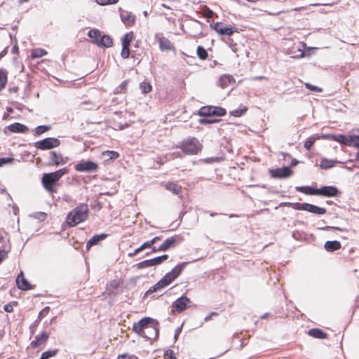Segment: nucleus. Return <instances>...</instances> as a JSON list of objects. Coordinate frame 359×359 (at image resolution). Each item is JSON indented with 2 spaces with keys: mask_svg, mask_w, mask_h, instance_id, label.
<instances>
[{
  "mask_svg": "<svg viewBox=\"0 0 359 359\" xmlns=\"http://www.w3.org/2000/svg\"><path fill=\"white\" fill-rule=\"evenodd\" d=\"M168 258V255H163L158 256V257H156L151 259H147V260L142 261L141 262H139L137 264V269H140L151 267L153 266H156V265L161 264L164 261L167 260Z\"/></svg>",
  "mask_w": 359,
  "mask_h": 359,
  "instance_id": "7",
  "label": "nucleus"
},
{
  "mask_svg": "<svg viewBox=\"0 0 359 359\" xmlns=\"http://www.w3.org/2000/svg\"><path fill=\"white\" fill-rule=\"evenodd\" d=\"M68 170L66 168L60 169L55 172L46 173L43 175L41 182L43 186L49 193L55 191L53 184L57 182L65 174L67 173Z\"/></svg>",
  "mask_w": 359,
  "mask_h": 359,
  "instance_id": "4",
  "label": "nucleus"
},
{
  "mask_svg": "<svg viewBox=\"0 0 359 359\" xmlns=\"http://www.w3.org/2000/svg\"><path fill=\"white\" fill-rule=\"evenodd\" d=\"M200 116H212V106L202 107L198 111Z\"/></svg>",
  "mask_w": 359,
  "mask_h": 359,
  "instance_id": "29",
  "label": "nucleus"
},
{
  "mask_svg": "<svg viewBox=\"0 0 359 359\" xmlns=\"http://www.w3.org/2000/svg\"><path fill=\"white\" fill-rule=\"evenodd\" d=\"M153 245V243H150V241H147V242H144L141 246H140V248L142 249V250L146 249V248H150L151 245Z\"/></svg>",
  "mask_w": 359,
  "mask_h": 359,
  "instance_id": "54",
  "label": "nucleus"
},
{
  "mask_svg": "<svg viewBox=\"0 0 359 359\" xmlns=\"http://www.w3.org/2000/svg\"><path fill=\"white\" fill-rule=\"evenodd\" d=\"M247 111V109L245 108L243 109H236L234 110L233 112H232V114L234 116H241L243 115V114L244 112H245Z\"/></svg>",
  "mask_w": 359,
  "mask_h": 359,
  "instance_id": "48",
  "label": "nucleus"
},
{
  "mask_svg": "<svg viewBox=\"0 0 359 359\" xmlns=\"http://www.w3.org/2000/svg\"><path fill=\"white\" fill-rule=\"evenodd\" d=\"M234 82L235 79L232 76L229 74H224L220 76L218 81V85L222 88H226Z\"/></svg>",
  "mask_w": 359,
  "mask_h": 359,
  "instance_id": "17",
  "label": "nucleus"
},
{
  "mask_svg": "<svg viewBox=\"0 0 359 359\" xmlns=\"http://www.w3.org/2000/svg\"><path fill=\"white\" fill-rule=\"evenodd\" d=\"M213 29L221 35L231 36L236 31L232 27L223 26L222 22H217L213 26Z\"/></svg>",
  "mask_w": 359,
  "mask_h": 359,
  "instance_id": "14",
  "label": "nucleus"
},
{
  "mask_svg": "<svg viewBox=\"0 0 359 359\" xmlns=\"http://www.w3.org/2000/svg\"><path fill=\"white\" fill-rule=\"evenodd\" d=\"M8 130H9L12 133H22L28 130L27 127L20 123H14L11 124L7 127Z\"/></svg>",
  "mask_w": 359,
  "mask_h": 359,
  "instance_id": "21",
  "label": "nucleus"
},
{
  "mask_svg": "<svg viewBox=\"0 0 359 359\" xmlns=\"http://www.w3.org/2000/svg\"><path fill=\"white\" fill-rule=\"evenodd\" d=\"M133 39V32H130L126 33L122 39V45L129 46Z\"/></svg>",
  "mask_w": 359,
  "mask_h": 359,
  "instance_id": "34",
  "label": "nucleus"
},
{
  "mask_svg": "<svg viewBox=\"0 0 359 359\" xmlns=\"http://www.w3.org/2000/svg\"><path fill=\"white\" fill-rule=\"evenodd\" d=\"M305 86L307 89L311 90L312 91H316V92H321L322 91V89L320 88L319 87L313 86L309 83H306Z\"/></svg>",
  "mask_w": 359,
  "mask_h": 359,
  "instance_id": "46",
  "label": "nucleus"
},
{
  "mask_svg": "<svg viewBox=\"0 0 359 359\" xmlns=\"http://www.w3.org/2000/svg\"><path fill=\"white\" fill-rule=\"evenodd\" d=\"M159 48L162 51L170 50L172 48V46L170 40L165 37L159 38Z\"/></svg>",
  "mask_w": 359,
  "mask_h": 359,
  "instance_id": "23",
  "label": "nucleus"
},
{
  "mask_svg": "<svg viewBox=\"0 0 359 359\" xmlns=\"http://www.w3.org/2000/svg\"><path fill=\"white\" fill-rule=\"evenodd\" d=\"M130 55L129 46L122 45L121 57L124 59L128 58Z\"/></svg>",
  "mask_w": 359,
  "mask_h": 359,
  "instance_id": "41",
  "label": "nucleus"
},
{
  "mask_svg": "<svg viewBox=\"0 0 359 359\" xmlns=\"http://www.w3.org/2000/svg\"><path fill=\"white\" fill-rule=\"evenodd\" d=\"M197 55L200 59L205 60L208 57V53L203 47L198 46Z\"/></svg>",
  "mask_w": 359,
  "mask_h": 359,
  "instance_id": "38",
  "label": "nucleus"
},
{
  "mask_svg": "<svg viewBox=\"0 0 359 359\" xmlns=\"http://www.w3.org/2000/svg\"><path fill=\"white\" fill-rule=\"evenodd\" d=\"M333 140L346 145L351 146V135H337L334 136Z\"/></svg>",
  "mask_w": 359,
  "mask_h": 359,
  "instance_id": "26",
  "label": "nucleus"
},
{
  "mask_svg": "<svg viewBox=\"0 0 359 359\" xmlns=\"http://www.w3.org/2000/svg\"><path fill=\"white\" fill-rule=\"evenodd\" d=\"M181 332V328H178L176 332H175V339L176 340L177 339V336L178 334L180 333Z\"/></svg>",
  "mask_w": 359,
  "mask_h": 359,
  "instance_id": "64",
  "label": "nucleus"
},
{
  "mask_svg": "<svg viewBox=\"0 0 359 359\" xmlns=\"http://www.w3.org/2000/svg\"><path fill=\"white\" fill-rule=\"evenodd\" d=\"M177 147L184 154L196 155L201 151L203 145L197 138L189 137L180 142Z\"/></svg>",
  "mask_w": 359,
  "mask_h": 359,
  "instance_id": "3",
  "label": "nucleus"
},
{
  "mask_svg": "<svg viewBox=\"0 0 359 359\" xmlns=\"http://www.w3.org/2000/svg\"><path fill=\"white\" fill-rule=\"evenodd\" d=\"M165 356H167L169 358V359H176L175 356L174 355V352L172 350H168L165 352Z\"/></svg>",
  "mask_w": 359,
  "mask_h": 359,
  "instance_id": "51",
  "label": "nucleus"
},
{
  "mask_svg": "<svg viewBox=\"0 0 359 359\" xmlns=\"http://www.w3.org/2000/svg\"><path fill=\"white\" fill-rule=\"evenodd\" d=\"M341 243L337 241H327L325 243V248L328 252H333L340 249Z\"/></svg>",
  "mask_w": 359,
  "mask_h": 359,
  "instance_id": "24",
  "label": "nucleus"
},
{
  "mask_svg": "<svg viewBox=\"0 0 359 359\" xmlns=\"http://www.w3.org/2000/svg\"><path fill=\"white\" fill-rule=\"evenodd\" d=\"M95 44L99 47L109 48L113 45V41L109 35L104 34L95 41Z\"/></svg>",
  "mask_w": 359,
  "mask_h": 359,
  "instance_id": "18",
  "label": "nucleus"
},
{
  "mask_svg": "<svg viewBox=\"0 0 359 359\" xmlns=\"http://www.w3.org/2000/svg\"><path fill=\"white\" fill-rule=\"evenodd\" d=\"M171 156H172V158H182V154L180 152H178V151L172 153L171 154Z\"/></svg>",
  "mask_w": 359,
  "mask_h": 359,
  "instance_id": "57",
  "label": "nucleus"
},
{
  "mask_svg": "<svg viewBox=\"0 0 359 359\" xmlns=\"http://www.w3.org/2000/svg\"><path fill=\"white\" fill-rule=\"evenodd\" d=\"M297 189L302 190V191H304V190L306 189V191H305L306 194H310V195H317V194L313 193V192L315 190H318V189H314L311 187H302L297 188Z\"/></svg>",
  "mask_w": 359,
  "mask_h": 359,
  "instance_id": "42",
  "label": "nucleus"
},
{
  "mask_svg": "<svg viewBox=\"0 0 359 359\" xmlns=\"http://www.w3.org/2000/svg\"><path fill=\"white\" fill-rule=\"evenodd\" d=\"M16 284L18 288L27 290L31 289L30 285L28 281L25 279L23 272L21 271L16 278Z\"/></svg>",
  "mask_w": 359,
  "mask_h": 359,
  "instance_id": "19",
  "label": "nucleus"
},
{
  "mask_svg": "<svg viewBox=\"0 0 359 359\" xmlns=\"http://www.w3.org/2000/svg\"><path fill=\"white\" fill-rule=\"evenodd\" d=\"M150 329L154 332V337L158 335V330L154 324V320L151 318H144L139 320L137 323L133 324V330L140 334L144 330Z\"/></svg>",
  "mask_w": 359,
  "mask_h": 359,
  "instance_id": "5",
  "label": "nucleus"
},
{
  "mask_svg": "<svg viewBox=\"0 0 359 359\" xmlns=\"http://www.w3.org/2000/svg\"><path fill=\"white\" fill-rule=\"evenodd\" d=\"M186 264L187 262H182L177 265L171 271L167 273L159 281L151 286L145 294H150L169 285L180 275Z\"/></svg>",
  "mask_w": 359,
  "mask_h": 359,
  "instance_id": "1",
  "label": "nucleus"
},
{
  "mask_svg": "<svg viewBox=\"0 0 359 359\" xmlns=\"http://www.w3.org/2000/svg\"><path fill=\"white\" fill-rule=\"evenodd\" d=\"M88 36L92 39V42L95 44V41L100 39L101 32L97 29H93L88 32Z\"/></svg>",
  "mask_w": 359,
  "mask_h": 359,
  "instance_id": "30",
  "label": "nucleus"
},
{
  "mask_svg": "<svg viewBox=\"0 0 359 359\" xmlns=\"http://www.w3.org/2000/svg\"><path fill=\"white\" fill-rule=\"evenodd\" d=\"M98 169V165L90 161H81L75 165V170L78 172H95Z\"/></svg>",
  "mask_w": 359,
  "mask_h": 359,
  "instance_id": "8",
  "label": "nucleus"
},
{
  "mask_svg": "<svg viewBox=\"0 0 359 359\" xmlns=\"http://www.w3.org/2000/svg\"><path fill=\"white\" fill-rule=\"evenodd\" d=\"M297 209L307 211L316 215H323L326 212V209L324 208H320L315 205H312L307 203H297Z\"/></svg>",
  "mask_w": 359,
  "mask_h": 359,
  "instance_id": "9",
  "label": "nucleus"
},
{
  "mask_svg": "<svg viewBox=\"0 0 359 359\" xmlns=\"http://www.w3.org/2000/svg\"><path fill=\"white\" fill-rule=\"evenodd\" d=\"M131 358L128 354H122L118 355L117 359H130Z\"/></svg>",
  "mask_w": 359,
  "mask_h": 359,
  "instance_id": "58",
  "label": "nucleus"
},
{
  "mask_svg": "<svg viewBox=\"0 0 359 359\" xmlns=\"http://www.w3.org/2000/svg\"><path fill=\"white\" fill-rule=\"evenodd\" d=\"M313 193L317 194L318 196L333 197L337 195L338 189L334 186H324L318 190H315Z\"/></svg>",
  "mask_w": 359,
  "mask_h": 359,
  "instance_id": "10",
  "label": "nucleus"
},
{
  "mask_svg": "<svg viewBox=\"0 0 359 359\" xmlns=\"http://www.w3.org/2000/svg\"><path fill=\"white\" fill-rule=\"evenodd\" d=\"M355 159H356V161H357V163H356L357 165L355 166L359 168V149H358V152L355 154Z\"/></svg>",
  "mask_w": 359,
  "mask_h": 359,
  "instance_id": "63",
  "label": "nucleus"
},
{
  "mask_svg": "<svg viewBox=\"0 0 359 359\" xmlns=\"http://www.w3.org/2000/svg\"><path fill=\"white\" fill-rule=\"evenodd\" d=\"M165 187L175 194H178L182 190V187L175 182H168Z\"/></svg>",
  "mask_w": 359,
  "mask_h": 359,
  "instance_id": "28",
  "label": "nucleus"
},
{
  "mask_svg": "<svg viewBox=\"0 0 359 359\" xmlns=\"http://www.w3.org/2000/svg\"><path fill=\"white\" fill-rule=\"evenodd\" d=\"M88 217V206L86 203L80 204L69 212L67 216V223L71 226L86 221Z\"/></svg>",
  "mask_w": 359,
  "mask_h": 359,
  "instance_id": "2",
  "label": "nucleus"
},
{
  "mask_svg": "<svg viewBox=\"0 0 359 359\" xmlns=\"http://www.w3.org/2000/svg\"><path fill=\"white\" fill-rule=\"evenodd\" d=\"M95 1L100 5L109 4L108 0H95Z\"/></svg>",
  "mask_w": 359,
  "mask_h": 359,
  "instance_id": "59",
  "label": "nucleus"
},
{
  "mask_svg": "<svg viewBox=\"0 0 359 359\" xmlns=\"http://www.w3.org/2000/svg\"><path fill=\"white\" fill-rule=\"evenodd\" d=\"M50 129V127L48 126H37L35 128V135H40L44 133L45 132L49 130Z\"/></svg>",
  "mask_w": 359,
  "mask_h": 359,
  "instance_id": "39",
  "label": "nucleus"
},
{
  "mask_svg": "<svg viewBox=\"0 0 359 359\" xmlns=\"http://www.w3.org/2000/svg\"><path fill=\"white\" fill-rule=\"evenodd\" d=\"M7 82V72L3 69H0V90L6 86Z\"/></svg>",
  "mask_w": 359,
  "mask_h": 359,
  "instance_id": "32",
  "label": "nucleus"
},
{
  "mask_svg": "<svg viewBox=\"0 0 359 359\" xmlns=\"http://www.w3.org/2000/svg\"><path fill=\"white\" fill-rule=\"evenodd\" d=\"M304 43H302L301 45V47H298L297 50L300 53L299 55H297L296 57H304L305 54H304V52L303 50V48L304 46Z\"/></svg>",
  "mask_w": 359,
  "mask_h": 359,
  "instance_id": "52",
  "label": "nucleus"
},
{
  "mask_svg": "<svg viewBox=\"0 0 359 359\" xmlns=\"http://www.w3.org/2000/svg\"><path fill=\"white\" fill-rule=\"evenodd\" d=\"M4 309L5 311L11 313L13 311V306L10 304H7L4 306Z\"/></svg>",
  "mask_w": 359,
  "mask_h": 359,
  "instance_id": "55",
  "label": "nucleus"
},
{
  "mask_svg": "<svg viewBox=\"0 0 359 359\" xmlns=\"http://www.w3.org/2000/svg\"><path fill=\"white\" fill-rule=\"evenodd\" d=\"M177 242L176 238L171 237L169 238H167L158 248L156 247L153 248V252L156 251H166L170 248L175 246V243Z\"/></svg>",
  "mask_w": 359,
  "mask_h": 359,
  "instance_id": "16",
  "label": "nucleus"
},
{
  "mask_svg": "<svg viewBox=\"0 0 359 359\" xmlns=\"http://www.w3.org/2000/svg\"><path fill=\"white\" fill-rule=\"evenodd\" d=\"M103 155L107 156L109 159L111 160H115L119 156V154L114 151H106L103 152Z\"/></svg>",
  "mask_w": 359,
  "mask_h": 359,
  "instance_id": "40",
  "label": "nucleus"
},
{
  "mask_svg": "<svg viewBox=\"0 0 359 359\" xmlns=\"http://www.w3.org/2000/svg\"><path fill=\"white\" fill-rule=\"evenodd\" d=\"M128 81H123L121 85H120V88L122 89V90H125L127 86H128Z\"/></svg>",
  "mask_w": 359,
  "mask_h": 359,
  "instance_id": "60",
  "label": "nucleus"
},
{
  "mask_svg": "<svg viewBox=\"0 0 359 359\" xmlns=\"http://www.w3.org/2000/svg\"><path fill=\"white\" fill-rule=\"evenodd\" d=\"M120 17L126 26H132L135 22L136 17L131 12L121 11Z\"/></svg>",
  "mask_w": 359,
  "mask_h": 359,
  "instance_id": "12",
  "label": "nucleus"
},
{
  "mask_svg": "<svg viewBox=\"0 0 359 359\" xmlns=\"http://www.w3.org/2000/svg\"><path fill=\"white\" fill-rule=\"evenodd\" d=\"M49 311H50V307L49 306H46L45 308H43L39 312V313L38 315V319L41 320L43 318H44L46 316L48 315Z\"/></svg>",
  "mask_w": 359,
  "mask_h": 359,
  "instance_id": "43",
  "label": "nucleus"
},
{
  "mask_svg": "<svg viewBox=\"0 0 359 359\" xmlns=\"http://www.w3.org/2000/svg\"><path fill=\"white\" fill-rule=\"evenodd\" d=\"M107 237L104 233L95 235L92 237L86 244L87 250H89L92 246L97 245L100 241L104 240Z\"/></svg>",
  "mask_w": 359,
  "mask_h": 359,
  "instance_id": "22",
  "label": "nucleus"
},
{
  "mask_svg": "<svg viewBox=\"0 0 359 359\" xmlns=\"http://www.w3.org/2000/svg\"><path fill=\"white\" fill-rule=\"evenodd\" d=\"M291 173L292 170L287 166L271 170L272 177L276 178H286L289 177Z\"/></svg>",
  "mask_w": 359,
  "mask_h": 359,
  "instance_id": "13",
  "label": "nucleus"
},
{
  "mask_svg": "<svg viewBox=\"0 0 359 359\" xmlns=\"http://www.w3.org/2000/svg\"><path fill=\"white\" fill-rule=\"evenodd\" d=\"M189 302L190 299L189 298L182 296L174 302L172 307L176 311L182 312L187 308V305Z\"/></svg>",
  "mask_w": 359,
  "mask_h": 359,
  "instance_id": "11",
  "label": "nucleus"
},
{
  "mask_svg": "<svg viewBox=\"0 0 359 359\" xmlns=\"http://www.w3.org/2000/svg\"><path fill=\"white\" fill-rule=\"evenodd\" d=\"M226 114V110L220 107L212 106V116H222Z\"/></svg>",
  "mask_w": 359,
  "mask_h": 359,
  "instance_id": "36",
  "label": "nucleus"
},
{
  "mask_svg": "<svg viewBox=\"0 0 359 359\" xmlns=\"http://www.w3.org/2000/svg\"><path fill=\"white\" fill-rule=\"evenodd\" d=\"M60 142L58 139L54 137H47L34 143V147L41 150L50 149L58 147Z\"/></svg>",
  "mask_w": 359,
  "mask_h": 359,
  "instance_id": "6",
  "label": "nucleus"
},
{
  "mask_svg": "<svg viewBox=\"0 0 359 359\" xmlns=\"http://www.w3.org/2000/svg\"><path fill=\"white\" fill-rule=\"evenodd\" d=\"M14 161L13 158L6 157V158H0V167L8 164V163H13Z\"/></svg>",
  "mask_w": 359,
  "mask_h": 359,
  "instance_id": "44",
  "label": "nucleus"
},
{
  "mask_svg": "<svg viewBox=\"0 0 359 359\" xmlns=\"http://www.w3.org/2000/svg\"><path fill=\"white\" fill-rule=\"evenodd\" d=\"M8 255V251L5 250H0V262L4 260Z\"/></svg>",
  "mask_w": 359,
  "mask_h": 359,
  "instance_id": "53",
  "label": "nucleus"
},
{
  "mask_svg": "<svg viewBox=\"0 0 359 359\" xmlns=\"http://www.w3.org/2000/svg\"><path fill=\"white\" fill-rule=\"evenodd\" d=\"M216 315H217V313L216 312H212L210 314H209L208 316H207L205 318V321H208V320H210L211 319L212 316H216Z\"/></svg>",
  "mask_w": 359,
  "mask_h": 359,
  "instance_id": "61",
  "label": "nucleus"
},
{
  "mask_svg": "<svg viewBox=\"0 0 359 359\" xmlns=\"http://www.w3.org/2000/svg\"><path fill=\"white\" fill-rule=\"evenodd\" d=\"M140 88L142 93L147 94L151 90L152 87L150 83L144 81L140 84Z\"/></svg>",
  "mask_w": 359,
  "mask_h": 359,
  "instance_id": "35",
  "label": "nucleus"
},
{
  "mask_svg": "<svg viewBox=\"0 0 359 359\" xmlns=\"http://www.w3.org/2000/svg\"><path fill=\"white\" fill-rule=\"evenodd\" d=\"M59 352L58 349L48 350L43 352L39 359H49L51 357L55 356Z\"/></svg>",
  "mask_w": 359,
  "mask_h": 359,
  "instance_id": "33",
  "label": "nucleus"
},
{
  "mask_svg": "<svg viewBox=\"0 0 359 359\" xmlns=\"http://www.w3.org/2000/svg\"><path fill=\"white\" fill-rule=\"evenodd\" d=\"M334 161L329 160L327 158H322L320 163V167L323 169H330L334 167Z\"/></svg>",
  "mask_w": 359,
  "mask_h": 359,
  "instance_id": "31",
  "label": "nucleus"
},
{
  "mask_svg": "<svg viewBox=\"0 0 359 359\" xmlns=\"http://www.w3.org/2000/svg\"><path fill=\"white\" fill-rule=\"evenodd\" d=\"M50 158L52 161V163L55 165L65 164L69 160L67 157H63L60 153H57L56 151L50 152Z\"/></svg>",
  "mask_w": 359,
  "mask_h": 359,
  "instance_id": "15",
  "label": "nucleus"
},
{
  "mask_svg": "<svg viewBox=\"0 0 359 359\" xmlns=\"http://www.w3.org/2000/svg\"><path fill=\"white\" fill-rule=\"evenodd\" d=\"M316 140L315 137H309L304 143V148L309 150Z\"/></svg>",
  "mask_w": 359,
  "mask_h": 359,
  "instance_id": "45",
  "label": "nucleus"
},
{
  "mask_svg": "<svg viewBox=\"0 0 359 359\" xmlns=\"http://www.w3.org/2000/svg\"><path fill=\"white\" fill-rule=\"evenodd\" d=\"M217 119H213V118H203L200 120V123L201 124H210L213 123L217 122Z\"/></svg>",
  "mask_w": 359,
  "mask_h": 359,
  "instance_id": "47",
  "label": "nucleus"
},
{
  "mask_svg": "<svg viewBox=\"0 0 359 359\" xmlns=\"http://www.w3.org/2000/svg\"><path fill=\"white\" fill-rule=\"evenodd\" d=\"M309 334L317 339L327 338V334L323 332L320 329L313 328L309 331Z\"/></svg>",
  "mask_w": 359,
  "mask_h": 359,
  "instance_id": "27",
  "label": "nucleus"
},
{
  "mask_svg": "<svg viewBox=\"0 0 359 359\" xmlns=\"http://www.w3.org/2000/svg\"><path fill=\"white\" fill-rule=\"evenodd\" d=\"M142 251V249L140 248V247L137 248V249H135L134 250V252H130L128 254V256L129 257H134L135 255H136L137 253H139L140 252Z\"/></svg>",
  "mask_w": 359,
  "mask_h": 359,
  "instance_id": "56",
  "label": "nucleus"
},
{
  "mask_svg": "<svg viewBox=\"0 0 359 359\" xmlns=\"http://www.w3.org/2000/svg\"><path fill=\"white\" fill-rule=\"evenodd\" d=\"M40 320L38 318L30 326L31 332L33 334L35 332V330L38 325L39 324Z\"/></svg>",
  "mask_w": 359,
  "mask_h": 359,
  "instance_id": "50",
  "label": "nucleus"
},
{
  "mask_svg": "<svg viewBox=\"0 0 359 359\" xmlns=\"http://www.w3.org/2000/svg\"><path fill=\"white\" fill-rule=\"evenodd\" d=\"M120 286V282L118 280H111L109 284L107 285L105 293L109 294H115V290Z\"/></svg>",
  "mask_w": 359,
  "mask_h": 359,
  "instance_id": "25",
  "label": "nucleus"
},
{
  "mask_svg": "<svg viewBox=\"0 0 359 359\" xmlns=\"http://www.w3.org/2000/svg\"><path fill=\"white\" fill-rule=\"evenodd\" d=\"M203 15L207 18H211L213 16V11L208 8L204 11Z\"/></svg>",
  "mask_w": 359,
  "mask_h": 359,
  "instance_id": "49",
  "label": "nucleus"
},
{
  "mask_svg": "<svg viewBox=\"0 0 359 359\" xmlns=\"http://www.w3.org/2000/svg\"><path fill=\"white\" fill-rule=\"evenodd\" d=\"M46 54H47V52L45 50L38 48V49L33 50V51L32 53V58H39V57H41Z\"/></svg>",
  "mask_w": 359,
  "mask_h": 359,
  "instance_id": "37",
  "label": "nucleus"
},
{
  "mask_svg": "<svg viewBox=\"0 0 359 359\" xmlns=\"http://www.w3.org/2000/svg\"><path fill=\"white\" fill-rule=\"evenodd\" d=\"M49 334L46 332H43L41 334L36 336L35 339L31 342V346L34 348L40 344L46 343Z\"/></svg>",
  "mask_w": 359,
  "mask_h": 359,
  "instance_id": "20",
  "label": "nucleus"
},
{
  "mask_svg": "<svg viewBox=\"0 0 359 359\" xmlns=\"http://www.w3.org/2000/svg\"><path fill=\"white\" fill-rule=\"evenodd\" d=\"M161 238L158 237V236H156L154 238H153L151 241H150V243H156L158 241H160Z\"/></svg>",
  "mask_w": 359,
  "mask_h": 359,
  "instance_id": "62",
  "label": "nucleus"
}]
</instances>
